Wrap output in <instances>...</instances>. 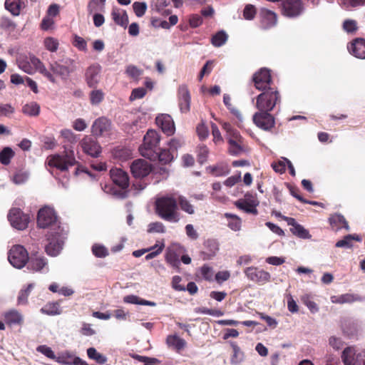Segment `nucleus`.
<instances>
[{
	"mask_svg": "<svg viewBox=\"0 0 365 365\" xmlns=\"http://www.w3.org/2000/svg\"><path fill=\"white\" fill-rule=\"evenodd\" d=\"M125 72L128 76L133 78H137L143 74V70L139 69L138 67L133 65L127 66Z\"/></svg>",
	"mask_w": 365,
	"mask_h": 365,
	"instance_id": "nucleus-58",
	"label": "nucleus"
},
{
	"mask_svg": "<svg viewBox=\"0 0 365 365\" xmlns=\"http://www.w3.org/2000/svg\"><path fill=\"white\" fill-rule=\"evenodd\" d=\"M270 111L258 110L253 115L254 123L264 130H270L274 127L275 120L274 116L269 113Z\"/></svg>",
	"mask_w": 365,
	"mask_h": 365,
	"instance_id": "nucleus-14",
	"label": "nucleus"
},
{
	"mask_svg": "<svg viewBox=\"0 0 365 365\" xmlns=\"http://www.w3.org/2000/svg\"><path fill=\"white\" fill-rule=\"evenodd\" d=\"M4 320L9 326L21 325L23 323V317L18 311L10 310L4 313Z\"/></svg>",
	"mask_w": 365,
	"mask_h": 365,
	"instance_id": "nucleus-30",
	"label": "nucleus"
},
{
	"mask_svg": "<svg viewBox=\"0 0 365 365\" xmlns=\"http://www.w3.org/2000/svg\"><path fill=\"white\" fill-rule=\"evenodd\" d=\"M133 358L138 360L140 362H144V365H155L156 364L160 363V361L156 358H152L140 355L133 356Z\"/></svg>",
	"mask_w": 365,
	"mask_h": 365,
	"instance_id": "nucleus-55",
	"label": "nucleus"
},
{
	"mask_svg": "<svg viewBox=\"0 0 365 365\" xmlns=\"http://www.w3.org/2000/svg\"><path fill=\"white\" fill-rule=\"evenodd\" d=\"M256 98L255 107L258 110L272 111L281 103V95L277 87L262 91Z\"/></svg>",
	"mask_w": 365,
	"mask_h": 365,
	"instance_id": "nucleus-2",
	"label": "nucleus"
},
{
	"mask_svg": "<svg viewBox=\"0 0 365 365\" xmlns=\"http://www.w3.org/2000/svg\"><path fill=\"white\" fill-rule=\"evenodd\" d=\"M45 48L51 51L56 52L58 48V41L53 37H47L43 41Z\"/></svg>",
	"mask_w": 365,
	"mask_h": 365,
	"instance_id": "nucleus-50",
	"label": "nucleus"
},
{
	"mask_svg": "<svg viewBox=\"0 0 365 365\" xmlns=\"http://www.w3.org/2000/svg\"><path fill=\"white\" fill-rule=\"evenodd\" d=\"M40 312L42 314L51 316L58 315L61 313L58 302H48L41 309Z\"/></svg>",
	"mask_w": 365,
	"mask_h": 365,
	"instance_id": "nucleus-38",
	"label": "nucleus"
},
{
	"mask_svg": "<svg viewBox=\"0 0 365 365\" xmlns=\"http://www.w3.org/2000/svg\"><path fill=\"white\" fill-rule=\"evenodd\" d=\"M257 14L256 7L252 4H247L243 10V17L245 19L253 20Z\"/></svg>",
	"mask_w": 365,
	"mask_h": 365,
	"instance_id": "nucleus-49",
	"label": "nucleus"
},
{
	"mask_svg": "<svg viewBox=\"0 0 365 365\" xmlns=\"http://www.w3.org/2000/svg\"><path fill=\"white\" fill-rule=\"evenodd\" d=\"M160 136L153 130H149L143 138V143L139 147V151L142 156L146 158L156 157V152L160 150L159 143Z\"/></svg>",
	"mask_w": 365,
	"mask_h": 365,
	"instance_id": "nucleus-3",
	"label": "nucleus"
},
{
	"mask_svg": "<svg viewBox=\"0 0 365 365\" xmlns=\"http://www.w3.org/2000/svg\"><path fill=\"white\" fill-rule=\"evenodd\" d=\"M78 163L73 150H65L63 154L51 155L47 158L48 166L56 168L61 171H66L69 167Z\"/></svg>",
	"mask_w": 365,
	"mask_h": 365,
	"instance_id": "nucleus-4",
	"label": "nucleus"
},
{
	"mask_svg": "<svg viewBox=\"0 0 365 365\" xmlns=\"http://www.w3.org/2000/svg\"><path fill=\"white\" fill-rule=\"evenodd\" d=\"M329 222L333 230L337 231L342 228L349 230V225L345 217L340 214H334L329 217Z\"/></svg>",
	"mask_w": 365,
	"mask_h": 365,
	"instance_id": "nucleus-27",
	"label": "nucleus"
},
{
	"mask_svg": "<svg viewBox=\"0 0 365 365\" xmlns=\"http://www.w3.org/2000/svg\"><path fill=\"white\" fill-rule=\"evenodd\" d=\"M243 138L240 133H234L233 136L227 137L229 144L228 152L232 155H238L243 153Z\"/></svg>",
	"mask_w": 365,
	"mask_h": 365,
	"instance_id": "nucleus-23",
	"label": "nucleus"
},
{
	"mask_svg": "<svg viewBox=\"0 0 365 365\" xmlns=\"http://www.w3.org/2000/svg\"><path fill=\"white\" fill-rule=\"evenodd\" d=\"M21 0H6L4 6L12 15L19 16L21 10Z\"/></svg>",
	"mask_w": 365,
	"mask_h": 365,
	"instance_id": "nucleus-35",
	"label": "nucleus"
},
{
	"mask_svg": "<svg viewBox=\"0 0 365 365\" xmlns=\"http://www.w3.org/2000/svg\"><path fill=\"white\" fill-rule=\"evenodd\" d=\"M147 93V90L144 88L140 87L135 88L132 91L130 96V101H133L136 99L143 98Z\"/></svg>",
	"mask_w": 365,
	"mask_h": 365,
	"instance_id": "nucleus-56",
	"label": "nucleus"
},
{
	"mask_svg": "<svg viewBox=\"0 0 365 365\" xmlns=\"http://www.w3.org/2000/svg\"><path fill=\"white\" fill-rule=\"evenodd\" d=\"M290 232L295 236L302 239H310L311 235L302 225L297 223L294 227H290Z\"/></svg>",
	"mask_w": 365,
	"mask_h": 365,
	"instance_id": "nucleus-41",
	"label": "nucleus"
},
{
	"mask_svg": "<svg viewBox=\"0 0 365 365\" xmlns=\"http://www.w3.org/2000/svg\"><path fill=\"white\" fill-rule=\"evenodd\" d=\"M254 86L259 91H264L273 88V81L270 70L262 68L255 72L252 78Z\"/></svg>",
	"mask_w": 365,
	"mask_h": 365,
	"instance_id": "nucleus-9",
	"label": "nucleus"
},
{
	"mask_svg": "<svg viewBox=\"0 0 365 365\" xmlns=\"http://www.w3.org/2000/svg\"><path fill=\"white\" fill-rule=\"evenodd\" d=\"M14 152L9 147L4 148L0 152V163L4 165L10 163L11 158L14 156Z\"/></svg>",
	"mask_w": 365,
	"mask_h": 365,
	"instance_id": "nucleus-45",
	"label": "nucleus"
},
{
	"mask_svg": "<svg viewBox=\"0 0 365 365\" xmlns=\"http://www.w3.org/2000/svg\"><path fill=\"white\" fill-rule=\"evenodd\" d=\"M354 301V297L351 294H342L338 297H332L331 302L334 303L344 304L351 303Z\"/></svg>",
	"mask_w": 365,
	"mask_h": 365,
	"instance_id": "nucleus-54",
	"label": "nucleus"
},
{
	"mask_svg": "<svg viewBox=\"0 0 365 365\" xmlns=\"http://www.w3.org/2000/svg\"><path fill=\"white\" fill-rule=\"evenodd\" d=\"M130 169L135 178H143L154 172L152 165L144 159L133 160L130 165Z\"/></svg>",
	"mask_w": 365,
	"mask_h": 365,
	"instance_id": "nucleus-13",
	"label": "nucleus"
},
{
	"mask_svg": "<svg viewBox=\"0 0 365 365\" xmlns=\"http://www.w3.org/2000/svg\"><path fill=\"white\" fill-rule=\"evenodd\" d=\"M196 131L199 138L201 140H205L208 137L209 131L205 123H202L197 125Z\"/></svg>",
	"mask_w": 365,
	"mask_h": 365,
	"instance_id": "nucleus-59",
	"label": "nucleus"
},
{
	"mask_svg": "<svg viewBox=\"0 0 365 365\" xmlns=\"http://www.w3.org/2000/svg\"><path fill=\"white\" fill-rule=\"evenodd\" d=\"M180 205L181 210L189 215L195 213V208L192 205L184 196H179L178 197V205Z\"/></svg>",
	"mask_w": 365,
	"mask_h": 365,
	"instance_id": "nucleus-42",
	"label": "nucleus"
},
{
	"mask_svg": "<svg viewBox=\"0 0 365 365\" xmlns=\"http://www.w3.org/2000/svg\"><path fill=\"white\" fill-rule=\"evenodd\" d=\"M111 16L114 22L123 28H126L128 24V16L125 10H120L118 8H113Z\"/></svg>",
	"mask_w": 365,
	"mask_h": 365,
	"instance_id": "nucleus-28",
	"label": "nucleus"
},
{
	"mask_svg": "<svg viewBox=\"0 0 365 365\" xmlns=\"http://www.w3.org/2000/svg\"><path fill=\"white\" fill-rule=\"evenodd\" d=\"M50 68L54 74L66 79L76 70L75 61L71 58L66 59L63 63L56 61L51 64Z\"/></svg>",
	"mask_w": 365,
	"mask_h": 365,
	"instance_id": "nucleus-16",
	"label": "nucleus"
},
{
	"mask_svg": "<svg viewBox=\"0 0 365 365\" xmlns=\"http://www.w3.org/2000/svg\"><path fill=\"white\" fill-rule=\"evenodd\" d=\"M105 94L100 89H93L89 94L90 102L92 105H98L104 99Z\"/></svg>",
	"mask_w": 365,
	"mask_h": 365,
	"instance_id": "nucleus-47",
	"label": "nucleus"
},
{
	"mask_svg": "<svg viewBox=\"0 0 365 365\" xmlns=\"http://www.w3.org/2000/svg\"><path fill=\"white\" fill-rule=\"evenodd\" d=\"M228 35L224 31L217 32L211 38L212 44L215 47H220L227 41Z\"/></svg>",
	"mask_w": 365,
	"mask_h": 365,
	"instance_id": "nucleus-40",
	"label": "nucleus"
},
{
	"mask_svg": "<svg viewBox=\"0 0 365 365\" xmlns=\"http://www.w3.org/2000/svg\"><path fill=\"white\" fill-rule=\"evenodd\" d=\"M8 220L11 226L19 230H25L29 225L30 217L24 214L20 208L13 207L8 214Z\"/></svg>",
	"mask_w": 365,
	"mask_h": 365,
	"instance_id": "nucleus-12",
	"label": "nucleus"
},
{
	"mask_svg": "<svg viewBox=\"0 0 365 365\" xmlns=\"http://www.w3.org/2000/svg\"><path fill=\"white\" fill-rule=\"evenodd\" d=\"M92 252L97 257H105L108 255L107 249L99 245H94L92 247Z\"/></svg>",
	"mask_w": 365,
	"mask_h": 365,
	"instance_id": "nucleus-53",
	"label": "nucleus"
},
{
	"mask_svg": "<svg viewBox=\"0 0 365 365\" xmlns=\"http://www.w3.org/2000/svg\"><path fill=\"white\" fill-rule=\"evenodd\" d=\"M355 349L349 346L344 349L341 354V359L344 365H355Z\"/></svg>",
	"mask_w": 365,
	"mask_h": 365,
	"instance_id": "nucleus-36",
	"label": "nucleus"
},
{
	"mask_svg": "<svg viewBox=\"0 0 365 365\" xmlns=\"http://www.w3.org/2000/svg\"><path fill=\"white\" fill-rule=\"evenodd\" d=\"M29 178V173L24 169H19L15 171L13 175L12 181L16 184L20 185L24 183Z\"/></svg>",
	"mask_w": 365,
	"mask_h": 365,
	"instance_id": "nucleus-46",
	"label": "nucleus"
},
{
	"mask_svg": "<svg viewBox=\"0 0 365 365\" xmlns=\"http://www.w3.org/2000/svg\"><path fill=\"white\" fill-rule=\"evenodd\" d=\"M156 157L150 158V160H158L162 165H166L170 163L173 159V155L170 153V150L167 149L160 148V150L156 152Z\"/></svg>",
	"mask_w": 365,
	"mask_h": 365,
	"instance_id": "nucleus-34",
	"label": "nucleus"
},
{
	"mask_svg": "<svg viewBox=\"0 0 365 365\" xmlns=\"http://www.w3.org/2000/svg\"><path fill=\"white\" fill-rule=\"evenodd\" d=\"M280 11L283 16L288 18H296L300 16L304 10L302 0H282Z\"/></svg>",
	"mask_w": 365,
	"mask_h": 365,
	"instance_id": "nucleus-10",
	"label": "nucleus"
},
{
	"mask_svg": "<svg viewBox=\"0 0 365 365\" xmlns=\"http://www.w3.org/2000/svg\"><path fill=\"white\" fill-rule=\"evenodd\" d=\"M156 123L167 135L174 133L175 128L172 117L168 114H162L156 118Z\"/></svg>",
	"mask_w": 365,
	"mask_h": 365,
	"instance_id": "nucleus-26",
	"label": "nucleus"
},
{
	"mask_svg": "<svg viewBox=\"0 0 365 365\" xmlns=\"http://www.w3.org/2000/svg\"><path fill=\"white\" fill-rule=\"evenodd\" d=\"M111 126L110 121L106 117L97 118L93 123L91 131L96 136H101L109 132Z\"/></svg>",
	"mask_w": 365,
	"mask_h": 365,
	"instance_id": "nucleus-25",
	"label": "nucleus"
},
{
	"mask_svg": "<svg viewBox=\"0 0 365 365\" xmlns=\"http://www.w3.org/2000/svg\"><path fill=\"white\" fill-rule=\"evenodd\" d=\"M195 312L198 314H209L216 317H220L223 314V312L220 310L208 309L206 307H197L195 309Z\"/></svg>",
	"mask_w": 365,
	"mask_h": 365,
	"instance_id": "nucleus-52",
	"label": "nucleus"
},
{
	"mask_svg": "<svg viewBox=\"0 0 365 365\" xmlns=\"http://www.w3.org/2000/svg\"><path fill=\"white\" fill-rule=\"evenodd\" d=\"M185 252L186 250L183 246L178 243H173L166 250L165 261L172 267L179 269L180 265V259L181 255Z\"/></svg>",
	"mask_w": 365,
	"mask_h": 365,
	"instance_id": "nucleus-11",
	"label": "nucleus"
},
{
	"mask_svg": "<svg viewBox=\"0 0 365 365\" xmlns=\"http://www.w3.org/2000/svg\"><path fill=\"white\" fill-rule=\"evenodd\" d=\"M37 225L41 228H49V231L61 230L53 209L44 207L37 215Z\"/></svg>",
	"mask_w": 365,
	"mask_h": 365,
	"instance_id": "nucleus-5",
	"label": "nucleus"
},
{
	"mask_svg": "<svg viewBox=\"0 0 365 365\" xmlns=\"http://www.w3.org/2000/svg\"><path fill=\"white\" fill-rule=\"evenodd\" d=\"M230 346L232 349V355L231 356V363L237 364L240 363L243 359V352L235 342H230Z\"/></svg>",
	"mask_w": 365,
	"mask_h": 365,
	"instance_id": "nucleus-39",
	"label": "nucleus"
},
{
	"mask_svg": "<svg viewBox=\"0 0 365 365\" xmlns=\"http://www.w3.org/2000/svg\"><path fill=\"white\" fill-rule=\"evenodd\" d=\"M329 344L335 350L341 349L344 345V341L340 338L336 336H331Z\"/></svg>",
	"mask_w": 365,
	"mask_h": 365,
	"instance_id": "nucleus-64",
	"label": "nucleus"
},
{
	"mask_svg": "<svg viewBox=\"0 0 365 365\" xmlns=\"http://www.w3.org/2000/svg\"><path fill=\"white\" fill-rule=\"evenodd\" d=\"M147 8L145 2L135 1L133 4L134 13L138 17H142L145 14Z\"/></svg>",
	"mask_w": 365,
	"mask_h": 365,
	"instance_id": "nucleus-51",
	"label": "nucleus"
},
{
	"mask_svg": "<svg viewBox=\"0 0 365 365\" xmlns=\"http://www.w3.org/2000/svg\"><path fill=\"white\" fill-rule=\"evenodd\" d=\"M102 67L98 63L90 65L85 70L84 78L89 88H96L101 78Z\"/></svg>",
	"mask_w": 365,
	"mask_h": 365,
	"instance_id": "nucleus-15",
	"label": "nucleus"
},
{
	"mask_svg": "<svg viewBox=\"0 0 365 365\" xmlns=\"http://www.w3.org/2000/svg\"><path fill=\"white\" fill-rule=\"evenodd\" d=\"M259 27L263 30H268L277 24V15L266 8H261L259 13Z\"/></svg>",
	"mask_w": 365,
	"mask_h": 365,
	"instance_id": "nucleus-19",
	"label": "nucleus"
},
{
	"mask_svg": "<svg viewBox=\"0 0 365 365\" xmlns=\"http://www.w3.org/2000/svg\"><path fill=\"white\" fill-rule=\"evenodd\" d=\"M40 106L36 102H31L24 105L22 108V112L28 115L36 116L39 114Z\"/></svg>",
	"mask_w": 365,
	"mask_h": 365,
	"instance_id": "nucleus-43",
	"label": "nucleus"
},
{
	"mask_svg": "<svg viewBox=\"0 0 365 365\" xmlns=\"http://www.w3.org/2000/svg\"><path fill=\"white\" fill-rule=\"evenodd\" d=\"M347 48L355 57L365 59V39L361 38L354 39L348 44Z\"/></svg>",
	"mask_w": 365,
	"mask_h": 365,
	"instance_id": "nucleus-24",
	"label": "nucleus"
},
{
	"mask_svg": "<svg viewBox=\"0 0 365 365\" xmlns=\"http://www.w3.org/2000/svg\"><path fill=\"white\" fill-rule=\"evenodd\" d=\"M110 176L113 182L121 189L120 191L115 192L114 194L118 195L122 198L125 197V190L130 184L128 174L120 168H115L110 170Z\"/></svg>",
	"mask_w": 365,
	"mask_h": 365,
	"instance_id": "nucleus-7",
	"label": "nucleus"
},
{
	"mask_svg": "<svg viewBox=\"0 0 365 365\" xmlns=\"http://www.w3.org/2000/svg\"><path fill=\"white\" fill-rule=\"evenodd\" d=\"M0 27L4 29L13 31L16 28V24L9 18L3 17L0 20Z\"/></svg>",
	"mask_w": 365,
	"mask_h": 365,
	"instance_id": "nucleus-63",
	"label": "nucleus"
},
{
	"mask_svg": "<svg viewBox=\"0 0 365 365\" xmlns=\"http://www.w3.org/2000/svg\"><path fill=\"white\" fill-rule=\"evenodd\" d=\"M353 240L360 242L361 240V239L357 235H347L344 236L342 240L336 242L335 247H336L351 248L353 247V244H352Z\"/></svg>",
	"mask_w": 365,
	"mask_h": 365,
	"instance_id": "nucleus-37",
	"label": "nucleus"
},
{
	"mask_svg": "<svg viewBox=\"0 0 365 365\" xmlns=\"http://www.w3.org/2000/svg\"><path fill=\"white\" fill-rule=\"evenodd\" d=\"M8 259L13 267L21 269L26 264L29 254L22 245H14L9 252Z\"/></svg>",
	"mask_w": 365,
	"mask_h": 365,
	"instance_id": "nucleus-8",
	"label": "nucleus"
},
{
	"mask_svg": "<svg viewBox=\"0 0 365 365\" xmlns=\"http://www.w3.org/2000/svg\"><path fill=\"white\" fill-rule=\"evenodd\" d=\"M205 251L202 252L203 259H210L214 257L219 250L218 243L215 240H207L204 243Z\"/></svg>",
	"mask_w": 365,
	"mask_h": 365,
	"instance_id": "nucleus-29",
	"label": "nucleus"
},
{
	"mask_svg": "<svg viewBox=\"0 0 365 365\" xmlns=\"http://www.w3.org/2000/svg\"><path fill=\"white\" fill-rule=\"evenodd\" d=\"M34 287L33 284H29L28 287L24 289H21L19 292V296H18V303L19 304H25L27 303L28 297L30 294V292L31 289Z\"/></svg>",
	"mask_w": 365,
	"mask_h": 365,
	"instance_id": "nucleus-48",
	"label": "nucleus"
},
{
	"mask_svg": "<svg viewBox=\"0 0 365 365\" xmlns=\"http://www.w3.org/2000/svg\"><path fill=\"white\" fill-rule=\"evenodd\" d=\"M224 217L228 220L227 226L232 230L237 232L240 230L242 226V220L237 215L225 212Z\"/></svg>",
	"mask_w": 365,
	"mask_h": 365,
	"instance_id": "nucleus-33",
	"label": "nucleus"
},
{
	"mask_svg": "<svg viewBox=\"0 0 365 365\" xmlns=\"http://www.w3.org/2000/svg\"><path fill=\"white\" fill-rule=\"evenodd\" d=\"M46 237L48 244L45 246V252L49 256H57L63 249L64 244L63 230L48 231Z\"/></svg>",
	"mask_w": 365,
	"mask_h": 365,
	"instance_id": "nucleus-6",
	"label": "nucleus"
},
{
	"mask_svg": "<svg viewBox=\"0 0 365 365\" xmlns=\"http://www.w3.org/2000/svg\"><path fill=\"white\" fill-rule=\"evenodd\" d=\"M235 205L240 210H243L246 213L258 215L257 207L259 205V201L255 196L250 193H246L245 200H239L235 202Z\"/></svg>",
	"mask_w": 365,
	"mask_h": 365,
	"instance_id": "nucleus-17",
	"label": "nucleus"
},
{
	"mask_svg": "<svg viewBox=\"0 0 365 365\" xmlns=\"http://www.w3.org/2000/svg\"><path fill=\"white\" fill-rule=\"evenodd\" d=\"M178 106L181 113H187L190 110L191 96L186 85H181L178 90Z\"/></svg>",
	"mask_w": 365,
	"mask_h": 365,
	"instance_id": "nucleus-22",
	"label": "nucleus"
},
{
	"mask_svg": "<svg viewBox=\"0 0 365 365\" xmlns=\"http://www.w3.org/2000/svg\"><path fill=\"white\" fill-rule=\"evenodd\" d=\"M155 210L158 215L165 221L178 222L180 219L178 198L173 194L158 197L155 200Z\"/></svg>",
	"mask_w": 365,
	"mask_h": 365,
	"instance_id": "nucleus-1",
	"label": "nucleus"
},
{
	"mask_svg": "<svg viewBox=\"0 0 365 365\" xmlns=\"http://www.w3.org/2000/svg\"><path fill=\"white\" fill-rule=\"evenodd\" d=\"M80 145L83 151L93 158H98L101 153V147L98 142L90 136L84 137Z\"/></svg>",
	"mask_w": 365,
	"mask_h": 365,
	"instance_id": "nucleus-21",
	"label": "nucleus"
},
{
	"mask_svg": "<svg viewBox=\"0 0 365 365\" xmlns=\"http://www.w3.org/2000/svg\"><path fill=\"white\" fill-rule=\"evenodd\" d=\"M148 231V232L164 233L165 232V227L162 222H155L149 225Z\"/></svg>",
	"mask_w": 365,
	"mask_h": 365,
	"instance_id": "nucleus-57",
	"label": "nucleus"
},
{
	"mask_svg": "<svg viewBox=\"0 0 365 365\" xmlns=\"http://www.w3.org/2000/svg\"><path fill=\"white\" fill-rule=\"evenodd\" d=\"M26 264L28 269L32 272H42L48 270L47 259L38 252L31 253Z\"/></svg>",
	"mask_w": 365,
	"mask_h": 365,
	"instance_id": "nucleus-20",
	"label": "nucleus"
},
{
	"mask_svg": "<svg viewBox=\"0 0 365 365\" xmlns=\"http://www.w3.org/2000/svg\"><path fill=\"white\" fill-rule=\"evenodd\" d=\"M113 158L120 161H125L131 158L132 150L126 147L117 146L112 151Z\"/></svg>",
	"mask_w": 365,
	"mask_h": 365,
	"instance_id": "nucleus-31",
	"label": "nucleus"
},
{
	"mask_svg": "<svg viewBox=\"0 0 365 365\" xmlns=\"http://www.w3.org/2000/svg\"><path fill=\"white\" fill-rule=\"evenodd\" d=\"M202 277L207 281H212L213 277L212 268L208 265H203L200 269Z\"/></svg>",
	"mask_w": 365,
	"mask_h": 365,
	"instance_id": "nucleus-61",
	"label": "nucleus"
},
{
	"mask_svg": "<svg viewBox=\"0 0 365 365\" xmlns=\"http://www.w3.org/2000/svg\"><path fill=\"white\" fill-rule=\"evenodd\" d=\"M166 343L169 347L174 348L177 352H180L186 346L185 340L176 335H169L166 339Z\"/></svg>",
	"mask_w": 365,
	"mask_h": 365,
	"instance_id": "nucleus-32",
	"label": "nucleus"
},
{
	"mask_svg": "<svg viewBox=\"0 0 365 365\" xmlns=\"http://www.w3.org/2000/svg\"><path fill=\"white\" fill-rule=\"evenodd\" d=\"M36 350L38 352H41V354H43L46 356H47L48 359H56V356H55L53 350L50 347L47 346L46 345L38 346L37 347Z\"/></svg>",
	"mask_w": 365,
	"mask_h": 365,
	"instance_id": "nucleus-60",
	"label": "nucleus"
},
{
	"mask_svg": "<svg viewBox=\"0 0 365 365\" xmlns=\"http://www.w3.org/2000/svg\"><path fill=\"white\" fill-rule=\"evenodd\" d=\"M244 272L250 280L259 284H264L271 279V275L268 272L256 267H247Z\"/></svg>",
	"mask_w": 365,
	"mask_h": 365,
	"instance_id": "nucleus-18",
	"label": "nucleus"
},
{
	"mask_svg": "<svg viewBox=\"0 0 365 365\" xmlns=\"http://www.w3.org/2000/svg\"><path fill=\"white\" fill-rule=\"evenodd\" d=\"M87 355L89 359L95 360L97 363L103 364L107 361V358L103 354L98 353L93 347L87 349Z\"/></svg>",
	"mask_w": 365,
	"mask_h": 365,
	"instance_id": "nucleus-44",
	"label": "nucleus"
},
{
	"mask_svg": "<svg viewBox=\"0 0 365 365\" xmlns=\"http://www.w3.org/2000/svg\"><path fill=\"white\" fill-rule=\"evenodd\" d=\"M343 29L348 33H353L357 29L356 21L351 19H346L343 23Z\"/></svg>",
	"mask_w": 365,
	"mask_h": 365,
	"instance_id": "nucleus-62",
	"label": "nucleus"
}]
</instances>
